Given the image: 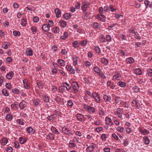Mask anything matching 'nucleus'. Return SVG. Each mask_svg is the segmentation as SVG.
I'll list each match as a JSON object with an SVG mask.
<instances>
[{
	"label": "nucleus",
	"mask_w": 152,
	"mask_h": 152,
	"mask_svg": "<svg viewBox=\"0 0 152 152\" xmlns=\"http://www.w3.org/2000/svg\"><path fill=\"white\" fill-rule=\"evenodd\" d=\"M26 20L24 18H22L21 20L20 24L22 26H25L26 25Z\"/></svg>",
	"instance_id": "34"
},
{
	"label": "nucleus",
	"mask_w": 152,
	"mask_h": 152,
	"mask_svg": "<svg viewBox=\"0 0 152 152\" xmlns=\"http://www.w3.org/2000/svg\"><path fill=\"white\" fill-rule=\"evenodd\" d=\"M14 75V72L12 71H10L9 73L7 74L6 77L8 80H11L12 79L13 76Z\"/></svg>",
	"instance_id": "17"
},
{
	"label": "nucleus",
	"mask_w": 152,
	"mask_h": 152,
	"mask_svg": "<svg viewBox=\"0 0 152 152\" xmlns=\"http://www.w3.org/2000/svg\"><path fill=\"white\" fill-rule=\"evenodd\" d=\"M76 117L78 121H84V115L80 113H78L77 114Z\"/></svg>",
	"instance_id": "18"
},
{
	"label": "nucleus",
	"mask_w": 152,
	"mask_h": 152,
	"mask_svg": "<svg viewBox=\"0 0 152 152\" xmlns=\"http://www.w3.org/2000/svg\"><path fill=\"white\" fill-rule=\"evenodd\" d=\"M42 29L45 32H48L50 30V27L46 24H44L42 25Z\"/></svg>",
	"instance_id": "19"
},
{
	"label": "nucleus",
	"mask_w": 152,
	"mask_h": 152,
	"mask_svg": "<svg viewBox=\"0 0 152 152\" xmlns=\"http://www.w3.org/2000/svg\"><path fill=\"white\" fill-rule=\"evenodd\" d=\"M51 130L52 132H53L56 134L58 135L59 134V133L57 129L54 126H52L51 127Z\"/></svg>",
	"instance_id": "44"
},
{
	"label": "nucleus",
	"mask_w": 152,
	"mask_h": 152,
	"mask_svg": "<svg viewBox=\"0 0 152 152\" xmlns=\"http://www.w3.org/2000/svg\"><path fill=\"white\" fill-rule=\"evenodd\" d=\"M94 50L96 53L99 54L101 53V50L99 47L98 46H95L94 47Z\"/></svg>",
	"instance_id": "46"
},
{
	"label": "nucleus",
	"mask_w": 152,
	"mask_h": 152,
	"mask_svg": "<svg viewBox=\"0 0 152 152\" xmlns=\"http://www.w3.org/2000/svg\"><path fill=\"white\" fill-rule=\"evenodd\" d=\"M87 40H83L81 41L80 42V44L82 46H84L86 45L87 44Z\"/></svg>",
	"instance_id": "63"
},
{
	"label": "nucleus",
	"mask_w": 152,
	"mask_h": 152,
	"mask_svg": "<svg viewBox=\"0 0 152 152\" xmlns=\"http://www.w3.org/2000/svg\"><path fill=\"white\" fill-rule=\"evenodd\" d=\"M55 118V116L54 115H50L49 116H48L47 117V119L49 120L50 121H53V119Z\"/></svg>",
	"instance_id": "64"
},
{
	"label": "nucleus",
	"mask_w": 152,
	"mask_h": 152,
	"mask_svg": "<svg viewBox=\"0 0 152 152\" xmlns=\"http://www.w3.org/2000/svg\"><path fill=\"white\" fill-rule=\"evenodd\" d=\"M105 121L106 122V123L109 124V126H111L113 124L112 119L106 117L105 118Z\"/></svg>",
	"instance_id": "15"
},
{
	"label": "nucleus",
	"mask_w": 152,
	"mask_h": 152,
	"mask_svg": "<svg viewBox=\"0 0 152 152\" xmlns=\"http://www.w3.org/2000/svg\"><path fill=\"white\" fill-rule=\"evenodd\" d=\"M73 103L72 101L69 100L67 101V106L72 107L73 105Z\"/></svg>",
	"instance_id": "62"
},
{
	"label": "nucleus",
	"mask_w": 152,
	"mask_h": 152,
	"mask_svg": "<svg viewBox=\"0 0 152 152\" xmlns=\"http://www.w3.org/2000/svg\"><path fill=\"white\" fill-rule=\"evenodd\" d=\"M76 144L74 140H70L69 143V147L70 148H73L76 147Z\"/></svg>",
	"instance_id": "16"
},
{
	"label": "nucleus",
	"mask_w": 152,
	"mask_h": 152,
	"mask_svg": "<svg viewBox=\"0 0 152 152\" xmlns=\"http://www.w3.org/2000/svg\"><path fill=\"white\" fill-rule=\"evenodd\" d=\"M93 70L94 72L97 73L98 74L100 72H100L101 71L100 68L97 66H94V68Z\"/></svg>",
	"instance_id": "41"
},
{
	"label": "nucleus",
	"mask_w": 152,
	"mask_h": 152,
	"mask_svg": "<svg viewBox=\"0 0 152 152\" xmlns=\"http://www.w3.org/2000/svg\"><path fill=\"white\" fill-rule=\"evenodd\" d=\"M27 81L26 80H23V86L26 88L29 89L30 88V86L28 84Z\"/></svg>",
	"instance_id": "31"
},
{
	"label": "nucleus",
	"mask_w": 152,
	"mask_h": 152,
	"mask_svg": "<svg viewBox=\"0 0 152 152\" xmlns=\"http://www.w3.org/2000/svg\"><path fill=\"white\" fill-rule=\"evenodd\" d=\"M68 37V33L67 32H64L63 35L60 36V38L61 39L65 40Z\"/></svg>",
	"instance_id": "35"
},
{
	"label": "nucleus",
	"mask_w": 152,
	"mask_h": 152,
	"mask_svg": "<svg viewBox=\"0 0 152 152\" xmlns=\"http://www.w3.org/2000/svg\"><path fill=\"white\" fill-rule=\"evenodd\" d=\"M26 53L28 56H32L33 55V51L31 49L28 48L26 50Z\"/></svg>",
	"instance_id": "27"
},
{
	"label": "nucleus",
	"mask_w": 152,
	"mask_h": 152,
	"mask_svg": "<svg viewBox=\"0 0 152 152\" xmlns=\"http://www.w3.org/2000/svg\"><path fill=\"white\" fill-rule=\"evenodd\" d=\"M10 47L9 43L7 42H5L3 43L2 47L4 49H6Z\"/></svg>",
	"instance_id": "38"
},
{
	"label": "nucleus",
	"mask_w": 152,
	"mask_h": 152,
	"mask_svg": "<svg viewBox=\"0 0 152 152\" xmlns=\"http://www.w3.org/2000/svg\"><path fill=\"white\" fill-rule=\"evenodd\" d=\"M119 53H120V56L122 57L127 56V55L125 54V53L124 51V50H120L119 51Z\"/></svg>",
	"instance_id": "56"
},
{
	"label": "nucleus",
	"mask_w": 152,
	"mask_h": 152,
	"mask_svg": "<svg viewBox=\"0 0 152 152\" xmlns=\"http://www.w3.org/2000/svg\"><path fill=\"white\" fill-rule=\"evenodd\" d=\"M99 41L101 43L104 42H105V38L104 36L102 34H100L99 37Z\"/></svg>",
	"instance_id": "25"
},
{
	"label": "nucleus",
	"mask_w": 152,
	"mask_h": 152,
	"mask_svg": "<svg viewBox=\"0 0 152 152\" xmlns=\"http://www.w3.org/2000/svg\"><path fill=\"white\" fill-rule=\"evenodd\" d=\"M59 23H60L61 26L62 28H65L67 25L66 22L64 20H60Z\"/></svg>",
	"instance_id": "30"
},
{
	"label": "nucleus",
	"mask_w": 152,
	"mask_h": 152,
	"mask_svg": "<svg viewBox=\"0 0 152 152\" xmlns=\"http://www.w3.org/2000/svg\"><path fill=\"white\" fill-rule=\"evenodd\" d=\"M57 61L61 66H64L65 65L66 62L64 60L60 59H58L57 60Z\"/></svg>",
	"instance_id": "21"
},
{
	"label": "nucleus",
	"mask_w": 152,
	"mask_h": 152,
	"mask_svg": "<svg viewBox=\"0 0 152 152\" xmlns=\"http://www.w3.org/2000/svg\"><path fill=\"white\" fill-rule=\"evenodd\" d=\"M5 86L6 88L9 89H11L12 88V86L10 83H6L5 84Z\"/></svg>",
	"instance_id": "59"
},
{
	"label": "nucleus",
	"mask_w": 152,
	"mask_h": 152,
	"mask_svg": "<svg viewBox=\"0 0 152 152\" xmlns=\"http://www.w3.org/2000/svg\"><path fill=\"white\" fill-rule=\"evenodd\" d=\"M134 38L139 40L141 38V36L137 32H136L134 34Z\"/></svg>",
	"instance_id": "52"
},
{
	"label": "nucleus",
	"mask_w": 152,
	"mask_h": 152,
	"mask_svg": "<svg viewBox=\"0 0 152 152\" xmlns=\"http://www.w3.org/2000/svg\"><path fill=\"white\" fill-rule=\"evenodd\" d=\"M94 149V145H90L88 146L86 149L87 152H92Z\"/></svg>",
	"instance_id": "29"
},
{
	"label": "nucleus",
	"mask_w": 152,
	"mask_h": 152,
	"mask_svg": "<svg viewBox=\"0 0 152 152\" xmlns=\"http://www.w3.org/2000/svg\"><path fill=\"white\" fill-rule=\"evenodd\" d=\"M66 68L67 70L69 72L72 74H75V70L70 65H67L66 66Z\"/></svg>",
	"instance_id": "8"
},
{
	"label": "nucleus",
	"mask_w": 152,
	"mask_h": 152,
	"mask_svg": "<svg viewBox=\"0 0 152 152\" xmlns=\"http://www.w3.org/2000/svg\"><path fill=\"white\" fill-rule=\"evenodd\" d=\"M99 73L98 75L99 76L102 78L105 79L106 77L104 73L102 72V71Z\"/></svg>",
	"instance_id": "54"
},
{
	"label": "nucleus",
	"mask_w": 152,
	"mask_h": 152,
	"mask_svg": "<svg viewBox=\"0 0 152 152\" xmlns=\"http://www.w3.org/2000/svg\"><path fill=\"white\" fill-rule=\"evenodd\" d=\"M124 130V127L119 126L117 128V130L119 132L121 133H123Z\"/></svg>",
	"instance_id": "50"
},
{
	"label": "nucleus",
	"mask_w": 152,
	"mask_h": 152,
	"mask_svg": "<svg viewBox=\"0 0 152 152\" xmlns=\"http://www.w3.org/2000/svg\"><path fill=\"white\" fill-rule=\"evenodd\" d=\"M19 140L20 143L21 144H24L27 141V140L26 138H23L22 137H19Z\"/></svg>",
	"instance_id": "39"
},
{
	"label": "nucleus",
	"mask_w": 152,
	"mask_h": 152,
	"mask_svg": "<svg viewBox=\"0 0 152 152\" xmlns=\"http://www.w3.org/2000/svg\"><path fill=\"white\" fill-rule=\"evenodd\" d=\"M2 93L4 95L6 96H8L9 95V92L6 88H4L2 90Z\"/></svg>",
	"instance_id": "33"
},
{
	"label": "nucleus",
	"mask_w": 152,
	"mask_h": 152,
	"mask_svg": "<svg viewBox=\"0 0 152 152\" xmlns=\"http://www.w3.org/2000/svg\"><path fill=\"white\" fill-rule=\"evenodd\" d=\"M71 87V90L72 91V92L73 93L75 94L78 92L79 87L78 84L77 82L75 81L72 82Z\"/></svg>",
	"instance_id": "1"
},
{
	"label": "nucleus",
	"mask_w": 152,
	"mask_h": 152,
	"mask_svg": "<svg viewBox=\"0 0 152 152\" xmlns=\"http://www.w3.org/2000/svg\"><path fill=\"white\" fill-rule=\"evenodd\" d=\"M134 72L137 75H140L142 74V72L140 68H137L135 69Z\"/></svg>",
	"instance_id": "40"
},
{
	"label": "nucleus",
	"mask_w": 152,
	"mask_h": 152,
	"mask_svg": "<svg viewBox=\"0 0 152 152\" xmlns=\"http://www.w3.org/2000/svg\"><path fill=\"white\" fill-rule=\"evenodd\" d=\"M27 106L26 102L24 100H23L19 103V107L21 109H23L25 108Z\"/></svg>",
	"instance_id": "14"
},
{
	"label": "nucleus",
	"mask_w": 152,
	"mask_h": 152,
	"mask_svg": "<svg viewBox=\"0 0 152 152\" xmlns=\"http://www.w3.org/2000/svg\"><path fill=\"white\" fill-rule=\"evenodd\" d=\"M118 85L119 86L122 88L125 87L126 85V83L125 82L121 81L118 82Z\"/></svg>",
	"instance_id": "37"
},
{
	"label": "nucleus",
	"mask_w": 152,
	"mask_h": 152,
	"mask_svg": "<svg viewBox=\"0 0 152 152\" xmlns=\"http://www.w3.org/2000/svg\"><path fill=\"white\" fill-rule=\"evenodd\" d=\"M46 139L48 140H53L54 139V135L53 134L49 133L47 135Z\"/></svg>",
	"instance_id": "28"
},
{
	"label": "nucleus",
	"mask_w": 152,
	"mask_h": 152,
	"mask_svg": "<svg viewBox=\"0 0 152 152\" xmlns=\"http://www.w3.org/2000/svg\"><path fill=\"white\" fill-rule=\"evenodd\" d=\"M8 142V139L7 138L4 137L1 139L0 142L1 145H5Z\"/></svg>",
	"instance_id": "20"
},
{
	"label": "nucleus",
	"mask_w": 152,
	"mask_h": 152,
	"mask_svg": "<svg viewBox=\"0 0 152 152\" xmlns=\"http://www.w3.org/2000/svg\"><path fill=\"white\" fill-rule=\"evenodd\" d=\"M99 24L96 22H94L93 23V27L96 30L99 28Z\"/></svg>",
	"instance_id": "48"
},
{
	"label": "nucleus",
	"mask_w": 152,
	"mask_h": 152,
	"mask_svg": "<svg viewBox=\"0 0 152 152\" xmlns=\"http://www.w3.org/2000/svg\"><path fill=\"white\" fill-rule=\"evenodd\" d=\"M147 73L149 76H152V69H148L147 70Z\"/></svg>",
	"instance_id": "57"
},
{
	"label": "nucleus",
	"mask_w": 152,
	"mask_h": 152,
	"mask_svg": "<svg viewBox=\"0 0 152 152\" xmlns=\"http://www.w3.org/2000/svg\"><path fill=\"white\" fill-rule=\"evenodd\" d=\"M96 18L99 21L102 22H104L106 19V16L102 14H98L96 16Z\"/></svg>",
	"instance_id": "5"
},
{
	"label": "nucleus",
	"mask_w": 152,
	"mask_h": 152,
	"mask_svg": "<svg viewBox=\"0 0 152 152\" xmlns=\"http://www.w3.org/2000/svg\"><path fill=\"white\" fill-rule=\"evenodd\" d=\"M112 120L114 123L117 126H118L120 125V123L118 120V119L115 117L114 116L113 117Z\"/></svg>",
	"instance_id": "32"
},
{
	"label": "nucleus",
	"mask_w": 152,
	"mask_h": 152,
	"mask_svg": "<svg viewBox=\"0 0 152 152\" xmlns=\"http://www.w3.org/2000/svg\"><path fill=\"white\" fill-rule=\"evenodd\" d=\"M121 77V74L118 72H115L114 75L113 76V79L114 80H119V78Z\"/></svg>",
	"instance_id": "11"
},
{
	"label": "nucleus",
	"mask_w": 152,
	"mask_h": 152,
	"mask_svg": "<svg viewBox=\"0 0 152 152\" xmlns=\"http://www.w3.org/2000/svg\"><path fill=\"white\" fill-rule=\"evenodd\" d=\"M86 116L87 118L90 121H91L94 119V117L93 115H86Z\"/></svg>",
	"instance_id": "55"
},
{
	"label": "nucleus",
	"mask_w": 152,
	"mask_h": 152,
	"mask_svg": "<svg viewBox=\"0 0 152 152\" xmlns=\"http://www.w3.org/2000/svg\"><path fill=\"white\" fill-rule=\"evenodd\" d=\"M55 12L56 15V16L57 18L61 17V12L58 8L55 9Z\"/></svg>",
	"instance_id": "23"
},
{
	"label": "nucleus",
	"mask_w": 152,
	"mask_h": 152,
	"mask_svg": "<svg viewBox=\"0 0 152 152\" xmlns=\"http://www.w3.org/2000/svg\"><path fill=\"white\" fill-rule=\"evenodd\" d=\"M31 29L33 34H35L36 33L37 31V28L35 27H32L31 28Z\"/></svg>",
	"instance_id": "58"
},
{
	"label": "nucleus",
	"mask_w": 152,
	"mask_h": 152,
	"mask_svg": "<svg viewBox=\"0 0 152 152\" xmlns=\"http://www.w3.org/2000/svg\"><path fill=\"white\" fill-rule=\"evenodd\" d=\"M132 105L135 106L136 108L140 109V103L138 101H137L136 99H134L132 101Z\"/></svg>",
	"instance_id": "12"
},
{
	"label": "nucleus",
	"mask_w": 152,
	"mask_h": 152,
	"mask_svg": "<svg viewBox=\"0 0 152 152\" xmlns=\"http://www.w3.org/2000/svg\"><path fill=\"white\" fill-rule=\"evenodd\" d=\"M26 130L27 132L29 134H34L35 132V129L31 127L27 128Z\"/></svg>",
	"instance_id": "24"
},
{
	"label": "nucleus",
	"mask_w": 152,
	"mask_h": 152,
	"mask_svg": "<svg viewBox=\"0 0 152 152\" xmlns=\"http://www.w3.org/2000/svg\"><path fill=\"white\" fill-rule=\"evenodd\" d=\"M91 98L96 103H99L100 102L101 97L98 93L95 92H93V95Z\"/></svg>",
	"instance_id": "2"
},
{
	"label": "nucleus",
	"mask_w": 152,
	"mask_h": 152,
	"mask_svg": "<svg viewBox=\"0 0 152 152\" xmlns=\"http://www.w3.org/2000/svg\"><path fill=\"white\" fill-rule=\"evenodd\" d=\"M84 107L85 110L90 113H94L95 112V109L93 107L89 106L88 105L85 104Z\"/></svg>",
	"instance_id": "7"
},
{
	"label": "nucleus",
	"mask_w": 152,
	"mask_h": 152,
	"mask_svg": "<svg viewBox=\"0 0 152 152\" xmlns=\"http://www.w3.org/2000/svg\"><path fill=\"white\" fill-rule=\"evenodd\" d=\"M12 92L15 94H19V91L17 88H14L12 90Z\"/></svg>",
	"instance_id": "53"
},
{
	"label": "nucleus",
	"mask_w": 152,
	"mask_h": 152,
	"mask_svg": "<svg viewBox=\"0 0 152 152\" xmlns=\"http://www.w3.org/2000/svg\"><path fill=\"white\" fill-rule=\"evenodd\" d=\"M71 17V15L69 13H66L64 15V18L66 20H67L70 18Z\"/></svg>",
	"instance_id": "42"
},
{
	"label": "nucleus",
	"mask_w": 152,
	"mask_h": 152,
	"mask_svg": "<svg viewBox=\"0 0 152 152\" xmlns=\"http://www.w3.org/2000/svg\"><path fill=\"white\" fill-rule=\"evenodd\" d=\"M103 98L104 101L106 102H110L111 98L110 96L107 94L103 95Z\"/></svg>",
	"instance_id": "13"
},
{
	"label": "nucleus",
	"mask_w": 152,
	"mask_h": 152,
	"mask_svg": "<svg viewBox=\"0 0 152 152\" xmlns=\"http://www.w3.org/2000/svg\"><path fill=\"white\" fill-rule=\"evenodd\" d=\"M72 45L75 48H77L79 47V44L78 41H75L72 43Z\"/></svg>",
	"instance_id": "51"
},
{
	"label": "nucleus",
	"mask_w": 152,
	"mask_h": 152,
	"mask_svg": "<svg viewBox=\"0 0 152 152\" xmlns=\"http://www.w3.org/2000/svg\"><path fill=\"white\" fill-rule=\"evenodd\" d=\"M63 84V86L64 87V88H66L67 91H69L71 89V86H70L69 84L66 83H64Z\"/></svg>",
	"instance_id": "22"
},
{
	"label": "nucleus",
	"mask_w": 152,
	"mask_h": 152,
	"mask_svg": "<svg viewBox=\"0 0 152 152\" xmlns=\"http://www.w3.org/2000/svg\"><path fill=\"white\" fill-rule=\"evenodd\" d=\"M13 118L12 115L10 114H7L6 117V119L8 121H11Z\"/></svg>",
	"instance_id": "36"
},
{
	"label": "nucleus",
	"mask_w": 152,
	"mask_h": 152,
	"mask_svg": "<svg viewBox=\"0 0 152 152\" xmlns=\"http://www.w3.org/2000/svg\"><path fill=\"white\" fill-rule=\"evenodd\" d=\"M90 3L89 2L86 3L85 2H83L82 3L81 8L83 12L86 11L88 8H89Z\"/></svg>",
	"instance_id": "6"
},
{
	"label": "nucleus",
	"mask_w": 152,
	"mask_h": 152,
	"mask_svg": "<svg viewBox=\"0 0 152 152\" xmlns=\"http://www.w3.org/2000/svg\"><path fill=\"white\" fill-rule=\"evenodd\" d=\"M79 58L75 55H73L72 57L73 61V65L75 66L77 64L78 60Z\"/></svg>",
	"instance_id": "10"
},
{
	"label": "nucleus",
	"mask_w": 152,
	"mask_h": 152,
	"mask_svg": "<svg viewBox=\"0 0 152 152\" xmlns=\"http://www.w3.org/2000/svg\"><path fill=\"white\" fill-rule=\"evenodd\" d=\"M123 113V109L118 108L114 112V114L116 115H117L118 118H123L122 115Z\"/></svg>",
	"instance_id": "4"
},
{
	"label": "nucleus",
	"mask_w": 152,
	"mask_h": 152,
	"mask_svg": "<svg viewBox=\"0 0 152 152\" xmlns=\"http://www.w3.org/2000/svg\"><path fill=\"white\" fill-rule=\"evenodd\" d=\"M134 59L132 57H129L126 58L125 59L126 63L127 64H131L134 62Z\"/></svg>",
	"instance_id": "9"
},
{
	"label": "nucleus",
	"mask_w": 152,
	"mask_h": 152,
	"mask_svg": "<svg viewBox=\"0 0 152 152\" xmlns=\"http://www.w3.org/2000/svg\"><path fill=\"white\" fill-rule=\"evenodd\" d=\"M98 114L101 117H102L105 115V113L103 109L99 110Z\"/></svg>",
	"instance_id": "43"
},
{
	"label": "nucleus",
	"mask_w": 152,
	"mask_h": 152,
	"mask_svg": "<svg viewBox=\"0 0 152 152\" xmlns=\"http://www.w3.org/2000/svg\"><path fill=\"white\" fill-rule=\"evenodd\" d=\"M107 134H103L101 135L100 138L103 141H105L107 138Z\"/></svg>",
	"instance_id": "45"
},
{
	"label": "nucleus",
	"mask_w": 152,
	"mask_h": 152,
	"mask_svg": "<svg viewBox=\"0 0 152 152\" xmlns=\"http://www.w3.org/2000/svg\"><path fill=\"white\" fill-rule=\"evenodd\" d=\"M13 34L15 36H19L20 35V32L18 31H13Z\"/></svg>",
	"instance_id": "60"
},
{
	"label": "nucleus",
	"mask_w": 152,
	"mask_h": 152,
	"mask_svg": "<svg viewBox=\"0 0 152 152\" xmlns=\"http://www.w3.org/2000/svg\"><path fill=\"white\" fill-rule=\"evenodd\" d=\"M101 62L102 63L104 64L105 66L107 65L109 62L108 60L104 57L101 58Z\"/></svg>",
	"instance_id": "26"
},
{
	"label": "nucleus",
	"mask_w": 152,
	"mask_h": 152,
	"mask_svg": "<svg viewBox=\"0 0 152 152\" xmlns=\"http://www.w3.org/2000/svg\"><path fill=\"white\" fill-rule=\"evenodd\" d=\"M144 140H145V144L148 145L150 143V140L148 138L147 136H144L143 138Z\"/></svg>",
	"instance_id": "47"
},
{
	"label": "nucleus",
	"mask_w": 152,
	"mask_h": 152,
	"mask_svg": "<svg viewBox=\"0 0 152 152\" xmlns=\"http://www.w3.org/2000/svg\"><path fill=\"white\" fill-rule=\"evenodd\" d=\"M133 89L134 91L136 93L140 91V89L138 87L136 86H134L133 87Z\"/></svg>",
	"instance_id": "61"
},
{
	"label": "nucleus",
	"mask_w": 152,
	"mask_h": 152,
	"mask_svg": "<svg viewBox=\"0 0 152 152\" xmlns=\"http://www.w3.org/2000/svg\"><path fill=\"white\" fill-rule=\"evenodd\" d=\"M129 144V139L128 138L124 140V142L123 144L124 146H127Z\"/></svg>",
	"instance_id": "49"
},
{
	"label": "nucleus",
	"mask_w": 152,
	"mask_h": 152,
	"mask_svg": "<svg viewBox=\"0 0 152 152\" xmlns=\"http://www.w3.org/2000/svg\"><path fill=\"white\" fill-rule=\"evenodd\" d=\"M62 132L68 135L69 136L73 135L74 132L72 130L66 127H64L62 129Z\"/></svg>",
	"instance_id": "3"
}]
</instances>
